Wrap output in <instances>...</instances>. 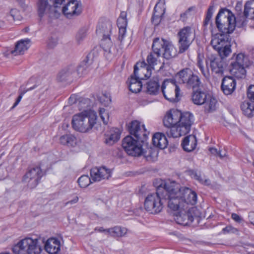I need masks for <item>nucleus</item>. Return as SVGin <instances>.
I'll list each match as a JSON object with an SVG mask.
<instances>
[{
	"mask_svg": "<svg viewBox=\"0 0 254 254\" xmlns=\"http://www.w3.org/2000/svg\"><path fill=\"white\" fill-rule=\"evenodd\" d=\"M161 90L166 99L171 102L179 101L180 89L174 79H166L164 80Z\"/></svg>",
	"mask_w": 254,
	"mask_h": 254,
	"instance_id": "11",
	"label": "nucleus"
},
{
	"mask_svg": "<svg viewBox=\"0 0 254 254\" xmlns=\"http://www.w3.org/2000/svg\"><path fill=\"white\" fill-rule=\"evenodd\" d=\"M164 13H160L159 11L157 12L154 11L152 17V22L154 25H158L161 21V17L163 16Z\"/></svg>",
	"mask_w": 254,
	"mask_h": 254,
	"instance_id": "47",
	"label": "nucleus"
},
{
	"mask_svg": "<svg viewBox=\"0 0 254 254\" xmlns=\"http://www.w3.org/2000/svg\"><path fill=\"white\" fill-rule=\"evenodd\" d=\"M130 134L133 135L127 136L123 140L122 145L127 153L132 156L143 155L148 161H154L157 157V151L148 147L147 135L149 132L143 125L137 121L131 122L128 126Z\"/></svg>",
	"mask_w": 254,
	"mask_h": 254,
	"instance_id": "1",
	"label": "nucleus"
},
{
	"mask_svg": "<svg viewBox=\"0 0 254 254\" xmlns=\"http://www.w3.org/2000/svg\"><path fill=\"white\" fill-rule=\"evenodd\" d=\"M113 132H114L111 133L108 137H107L105 140L106 143L110 145L113 144L115 142L119 140L120 138L121 133L119 129L116 128Z\"/></svg>",
	"mask_w": 254,
	"mask_h": 254,
	"instance_id": "40",
	"label": "nucleus"
},
{
	"mask_svg": "<svg viewBox=\"0 0 254 254\" xmlns=\"http://www.w3.org/2000/svg\"><path fill=\"white\" fill-rule=\"evenodd\" d=\"M178 193L181 195V199L183 202V207L186 204L194 205L197 202V194L191 189L187 187H180L178 184Z\"/></svg>",
	"mask_w": 254,
	"mask_h": 254,
	"instance_id": "16",
	"label": "nucleus"
},
{
	"mask_svg": "<svg viewBox=\"0 0 254 254\" xmlns=\"http://www.w3.org/2000/svg\"><path fill=\"white\" fill-rule=\"evenodd\" d=\"M50 1L53 3L55 7H58L63 3L64 0H50Z\"/></svg>",
	"mask_w": 254,
	"mask_h": 254,
	"instance_id": "60",
	"label": "nucleus"
},
{
	"mask_svg": "<svg viewBox=\"0 0 254 254\" xmlns=\"http://www.w3.org/2000/svg\"><path fill=\"white\" fill-rule=\"evenodd\" d=\"M90 174L93 182H100L103 180L108 179L111 177V171L104 166L96 167L90 170Z\"/></svg>",
	"mask_w": 254,
	"mask_h": 254,
	"instance_id": "18",
	"label": "nucleus"
},
{
	"mask_svg": "<svg viewBox=\"0 0 254 254\" xmlns=\"http://www.w3.org/2000/svg\"><path fill=\"white\" fill-rule=\"evenodd\" d=\"M12 251L14 254H41L42 247L39 239L26 237L15 245Z\"/></svg>",
	"mask_w": 254,
	"mask_h": 254,
	"instance_id": "6",
	"label": "nucleus"
},
{
	"mask_svg": "<svg viewBox=\"0 0 254 254\" xmlns=\"http://www.w3.org/2000/svg\"><path fill=\"white\" fill-rule=\"evenodd\" d=\"M77 96L76 95H72L68 99V103L69 104L72 105L76 103Z\"/></svg>",
	"mask_w": 254,
	"mask_h": 254,
	"instance_id": "59",
	"label": "nucleus"
},
{
	"mask_svg": "<svg viewBox=\"0 0 254 254\" xmlns=\"http://www.w3.org/2000/svg\"><path fill=\"white\" fill-rule=\"evenodd\" d=\"M58 41L56 37H51L48 42V46L50 48H53L57 45Z\"/></svg>",
	"mask_w": 254,
	"mask_h": 254,
	"instance_id": "56",
	"label": "nucleus"
},
{
	"mask_svg": "<svg viewBox=\"0 0 254 254\" xmlns=\"http://www.w3.org/2000/svg\"><path fill=\"white\" fill-rule=\"evenodd\" d=\"M170 42L163 38H156L153 40L152 49L157 57H160Z\"/></svg>",
	"mask_w": 254,
	"mask_h": 254,
	"instance_id": "24",
	"label": "nucleus"
},
{
	"mask_svg": "<svg viewBox=\"0 0 254 254\" xmlns=\"http://www.w3.org/2000/svg\"><path fill=\"white\" fill-rule=\"evenodd\" d=\"M201 81L199 77L194 74L192 72L191 76L186 83V86L189 88H198L201 84Z\"/></svg>",
	"mask_w": 254,
	"mask_h": 254,
	"instance_id": "39",
	"label": "nucleus"
},
{
	"mask_svg": "<svg viewBox=\"0 0 254 254\" xmlns=\"http://www.w3.org/2000/svg\"><path fill=\"white\" fill-rule=\"evenodd\" d=\"M61 144L68 146H75L77 144V138L72 134H66L60 137Z\"/></svg>",
	"mask_w": 254,
	"mask_h": 254,
	"instance_id": "31",
	"label": "nucleus"
},
{
	"mask_svg": "<svg viewBox=\"0 0 254 254\" xmlns=\"http://www.w3.org/2000/svg\"><path fill=\"white\" fill-rule=\"evenodd\" d=\"M100 117L104 124L107 125L109 120L108 112L104 108H100L99 110Z\"/></svg>",
	"mask_w": 254,
	"mask_h": 254,
	"instance_id": "44",
	"label": "nucleus"
},
{
	"mask_svg": "<svg viewBox=\"0 0 254 254\" xmlns=\"http://www.w3.org/2000/svg\"><path fill=\"white\" fill-rule=\"evenodd\" d=\"M153 144L160 149L165 148L168 145V141L165 135L157 132L154 134L152 137Z\"/></svg>",
	"mask_w": 254,
	"mask_h": 254,
	"instance_id": "28",
	"label": "nucleus"
},
{
	"mask_svg": "<svg viewBox=\"0 0 254 254\" xmlns=\"http://www.w3.org/2000/svg\"><path fill=\"white\" fill-rule=\"evenodd\" d=\"M93 182L91 177L89 178L88 175H82L78 179L79 185L83 188L87 187L90 183Z\"/></svg>",
	"mask_w": 254,
	"mask_h": 254,
	"instance_id": "43",
	"label": "nucleus"
},
{
	"mask_svg": "<svg viewBox=\"0 0 254 254\" xmlns=\"http://www.w3.org/2000/svg\"><path fill=\"white\" fill-rule=\"evenodd\" d=\"M214 11V5H212L209 6L206 15V17L204 21V26H207L211 21V17L212 16Z\"/></svg>",
	"mask_w": 254,
	"mask_h": 254,
	"instance_id": "46",
	"label": "nucleus"
},
{
	"mask_svg": "<svg viewBox=\"0 0 254 254\" xmlns=\"http://www.w3.org/2000/svg\"><path fill=\"white\" fill-rule=\"evenodd\" d=\"M211 44L221 56L227 57L231 53V46L228 38L222 35L214 37L211 40Z\"/></svg>",
	"mask_w": 254,
	"mask_h": 254,
	"instance_id": "13",
	"label": "nucleus"
},
{
	"mask_svg": "<svg viewBox=\"0 0 254 254\" xmlns=\"http://www.w3.org/2000/svg\"><path fill=\"white\" fill-rule=\"evenodd\" d=\"M246 16L241 15L235 17L233 13L226 8H221L215 18V23L220 31L225 34H230L235 27H241L246 24Z\"/></svg>",
	"mask_w": 254,
	"mask_h": 254,
	"instance_id": "2",
	"label": "nucleus"
},
{
	"mask_svg": "<svg viewBox=\"0 0 254 254\" xmlns=\"http://www.w3.org/2000/svg\"><path fill=\"white\" fill-rule=\"evenodd\" d=\"M249 219L251 224L254 225V212H252L249 213Z\"/></svg>",
	"mask_w": 254,
	"mask_h": 254,
	"instance_id": "64",
	"label": "nucleus"
},
{
	"mask_svg": "<svg viewBox=\"0 0 254 254\" xmlns=\"http://www.w3.org/2000/svg\"><path fill=\"white\" fill-rule=\"evenodd\" d=\"M151 69L144 62L137 63L134 66L133 75L140 80H144L150 77Z\"/></svg>",
	"mask_w": 254,
	"mask_h": 254,
	"instance_id": "20",
	"label": "nucleus"
},
{
	"mask_svg": "<svg viewBox=\"0 0 254 254\" xmlns=\"http://www.w3.org/2000/svg\"><path fill=\"white\" fill-rule=\"evenodd\" d=\"M82 10L81 4L77 0H70L63 9V13L67 17L79 15Z\"/></svg>",
	"mask_w": 254,
	"mask_h": 254,
	"instance_id": "19",
	"label": "nucleus"
},
{
	"mask_svg": "<svg viewBox=\"0 0 254 254\" xmlns=\"http://www.w3.org/2000/svg\"><path fill=\"white\" fill-rule=\"evenodd\" d=\"M251 64L248 57L243 53L234 54L229 65L231 74L237 79L244 78L246 76V68Z\"/></svg>",
	"mask_w": 254,
	"mask_h": 254,
	"instance_id": "5",
	"label": "nucleus"
},
{
	"mask_svg": "<svg viewBox=\"0 0 254 254\" xmlns=\"http://www.w3.org/2000/svg\"><path fill=\"white\" fill-rule=\"evenodd\" d=\"M127 83L128 84L129 90L132 93H136L141 91L142 84L140 81V79L136 77L133 75L130 76Z\"/></svg>",
	"mask_w": 254,
	"mask_h": 254,
	"instance_id": "29",
	"label": "nucleus"
},
{
	"mask_svg": "<svg viewBox=\"0 0 254 254\" xmlns=\"http://www.w3.org/2000/svg\"><path fill=\"white\" fill-rule=\"evenodd\" d=\"M244 14L248 18L254 19V0L247 1L244 7Z\"/></svg>",
	"mask_w": 254,
	"mask_h": 254,
	"instance_id": "36",
	"label": "nucleus"
},
{
	"mask_svg": "<svg viewBox=\"0 0 254 254\" xmlns=\"http://www.w3.org/2000/svg\"><path fill=\"white\" fill-rule=\"evenodd\" d=\"M191 100L195 105H203L205 112H212L216 109L217 100L205 92L200 90L193 92L191 95Z\"/></svg>",
	"mask_w": 254,
	"mask_h": 254,
	"instance_id": "9",
	"label": "nucleus"
},
{
	"mask_svg": "<svg viewBox=\"0 0 254 254\" xmlns=\"http://www.w3.org/2000/svg\"><path fill=\"white\" fill-rule=\"evenodd\" d=\"M173 216L174 220L178 224L186 226L191 224L194 219H197L199 213L195 207H191L187 210L184 208L179 212L174 213Z\"/></svg>",
	"mask_w": 254,
	"mask_h": 254,
	"instance_id": "12",
	"label": "nucleus"
},
{
	"mask_svg": "<svg viewBox=\"0 0 254 254\" xmlns=\"http://www.w3.org/2000/svg\"><path fill=\"white\" fill-rule=\"evenodd\" d=\"M86 36V30L85 29H82L79 30L76 36V39L77 42L79 44L80 43Z\"/></svg>",
	"mask_w": 254,
	"mask_h": 254,
	"instance_id": "50",
	"label": "nucleus"
},
{
	"mask_svg": "<svg viewBox=\"0 0 254 254\" xmlns=\"http://www.w3.org/2000/svg\"><path fill=\"white\" fill-rule=\"evenodd\" d=\"M112 27V24L109 21L100 22L97 26L96 33L99 36L103 37H110Z\"/></svg>",
	"mask_w": 254,
	"mask_h": 254,
	"instance_id": "25",
	"label": "nucleus"
},
{
	"mask_svg": "<svg viewBox=\"0 0 254 254\" xmlns=\"http://www.w3.org/2000/svg\"><path fill=\"white\" fill-rule=\"evenodd\" d=\"M247 96L250 101L254 102V85L249 86L248 89Z\"/></svg>",
	"mask_w": 254,
	"mask_h": 254,
	"instance_id": "53",
	"label": "nucleus"
},
{
	"mask_svg": "<svg viewBox=\"0 0 254 254\" xmlns=\"http://www.w3.org/2000/svg\"><path fill=\"white\" fill-rule=\"evenodd\" d=\"M178 127L168 129L166 133L168 137H178L188 133L193 123V116L190 112L182 113Z\"/></svg>",
	"mask_w": 254,
	"mask_h": 254,
	"instance_id": "7",
	"label": "nucleus"
},
{
	"mask_svg": "<svg viewBox=\"0 0 254 254\" xmlns=\"http://www.w3.org/2000/svg\"><path fill=\"white\" fill-rule=\"evenodd\" d=\"M194 9L195 7L194 6L189 7L185 12L181 14L180 19L185 21L188 18V16L190 15V11L194 10Z\"/></svg>",
	"mask_w": 254,
	"mask_h": 254,
	"instance_id": "52",
	"label": "nucleus"
},
{
	"mask_svg": "<svg viewBox=\"0 0 254 254\" xmlns=\"http://www.w3.org/2000/svg\"><path fill=\"white\" fill-rule=\"evenodd\" d=\"M181 112L176 109L170 110L165 116L163 123L168 129H171L173 127H178Z\"/></svg>",
	"mask_w": 254,
	"mask_h": 254,
	"instance_id": "17",
	"label": "nucleus"
},
{
	"mask_svg": "<svg viewBox=\"0 0 254 254\" xmlns=\"http://www.w3.org/2000/svg\"><path fill=\"white\" fill-rule=\"evenodd\" d=\"M35 88V86L32 87H30L28 89H27V90H24L23 91H21L20 92V94L19 95V96L18 97L16 102H15V103L14 104L13 107H12V108H14L15 107H16L18 104V103H19V102L20 101V100H21L22 98V96L28 91H30V90H31L33 89H34Z\"/></svg>",
	"mask_w": 254,
	"mask_h": 254,
	"instance_id": "54",
	"label": "nucleus"
},
{
	"mask_svg": "<svg viewBox=\"0 0 254 254\" xmlns=\"http://www.w3.org/2000/svg\"><path fill=\"white\" fill-rule=\"evenodd\" d=\"M165 0H159L156 4L154 11L157 12L159 11L160 13H165Z\"/></svg>",
	"mask_w": 254,
	"mask_h": 254,
	"instance_id": "48",
	"label": "nucleus"
},
{
	"mask_svg": "<svg viewBox=\"0 0 254 254\" xmlns=\"http://www.w3.org/2000/svg\"><path fill=\"white\" fill-rule=\"evenodd\" d=\"M19 13V11L17 9H12L10 12V15L13 17L14 20H15V16L18 15Z\"/></svg>",
	"mask_w": 254,
	"mask_h": 254,
	"instance_id": "62",
	"label": "nucleus"
},
{
	"mask_svg": "<svg viewBox=\"0 0 254 254\" xmlns=\"http://www.w3.org/2000/svg\"><path fill=\"white\" fill-rule=\"evenodd\" d=\"M198 181L201 184L207 186L210 185L211 183V181L209 179H205L204 177L202 178L201 176H200V178L198 179Z\"/></svg>",
	"mask_w": 254,
	"mask_h": 254,
	"instance_id": "57",
	"label": "nucleus"
},
{
	"mask_svg": "<svg viewBox=\"0 0 254 254\" xmlns=\"http://www.w3.org/2000/svg\"><path fill=\"white\" fill-rule=\"evenodd\" d=\"M178 184L175 182H166L164 186V204L167 203L168 208L173 211V214L183 209V202L181 195L178 193Z\"/></svg>",
	"mask_w": 254,
	"mask_h": 254,
	"instance_id": "3",
	"label": "nucleus"
},
{
	"mask_svg": "<svg viewBox=\"0 0 254 254\" xmlns=\"http://www.w3.org/2000/svg\"><path fill=\"white\" fill-rule=\"evenodd\" d=\"M197 141L196 137L193 135H190L184 138L182 143L183 149L188 152L194 150L196 146Z\"/></svg>",
	"mask_w": 254,
	"mask_h": 254,
	"instance_id": "27",
	"label": "nucleus"
},
{
	"mask_svg": "<svg viewBox=\"0 0 254 254\" xmlns=\"http://www.w3.org/2000/svg\"><path fill=\"white\" fill-rule=\"evenodd\" d=\"M163 193L164 187L159 186L157 188L156 193L148 194L144 201V205L145 210L152 214L160 212L164 205Z\"/></svg>",
	"mask_w": 254,
	"mask_h": 254,
	"instance_id": "8",
	"label": "nucleus"
},
{
	"mask_svg": "<svg viewBox=\"0 0 254 254\" xmlns=\"http://www.w3.org/2000/svg\"><path fill=\"white\" fill-rule=\"evenodd\" d=\"M97 116L91 110H84L73 116L72 120L73 128L81 132H86L90 130L96 123Z\"/></svg>",
	"mask_w": 254,
	"mask_h": 254,
	"instance_id": "4",
	"label": "nucleus"
},
{
	"mask_svg": "<svg viewBox=\"0 0 254 254\" xmlns=\"http://www.w3.org/2000/svg\"><path fill=\"white\" fill-rule=\"evenodd\" d=\"M159 88L160 85L157 78L150 80L146 84V92L150 95H156L159 91Z\"/></svg>",
	"mask_w": 254,
	"mask_h": 254,
	"instance_id": "30",
	"label": "nucleus"
},
{
	"mask_svg": "<svg viewBox=\"0 0 254 254\" xmlns=\"http://www.w3.org/2000/svg\"><path fill=\"white\" fill-rule=\"evenodd\" d=\"M74 69L72 66H70L66 70H62L59 74V76L61 77L60 80L61 81L64 80L67 76L72 74Z\"/></svg>",
	"mask_w": 254,
	"mask_h": 254,
	"instance_id": "49",
	"label": "nucleus"
},
{
	"mask_svg": "<svg viewBox=\"0 0 254 254\" xmlns=\"http://www.w3.org/2000/svg\"><path fill=\"white\" fill-rule=\"evenodd\" d=\"M100 101L105 106H108L111 102V97L108 94H103L100 97Z\"/></svg>",
	"mask_w": 254,
	"mask_h": 254,
	"instance_id": "51",
	"label": "nucleus"
},
{
	"mask_svg": "<svg viewBox=\"0 0 254 254\" xmlns=\"http://www.w3.org/2000/svg\"><path fill=\"white\" fill-rule=\"evenodd\" d=\"M93 55V53L91 52L89 53L86 57L87 59V61H83L82 63L78 66L77 69V72L79 76H83L88 73L90 70V67L89 64H87L88 62V59L91 58Z\"/></svg>",
	"mask_w": 254,
	"mask_h": 254,
	"instance_id": "33",
	"label": "nucleus"
},
{
	"mask_svg": "<svg viewBox=\"0 0 254 254\" xmlns=\"http://www.w3.org/2000/svg\"><path fill=\"white\" fill-rule=\"evenodd\" d=\"M236 85L235 79L232 76H225L222 81L221 89L225 95H231L235 91Z\"/></svg>",
	"mask_w": 254,
	"mask_h": 254,
	"instance_id": "23",
	"label": "nucleus"
},
{
	"mask_svg": "<svg viewBox=\"0 0 254 254\" xmlns=\"http://www.w3.org/2000/svg\"><path fill=\"white\" fill-rule=\"evenodd\" d=\"M29 43L30 40L28 39L21 40L16 43L14 50H7L4 53V55L6 57H9L10 55L15 56L18 55H22L28 49Z\"/></svg>",
	"mask_w": 254,
	"mask_h": 254,
	"instance_id": "21",
	"label": "nucleus"
},
{
	"mask_svg": "<svg viewBox=\"0 0 254 254\" xmlns=\"http://www.w3.org/2000/svg\"><path fill=\"white\" fill-rule=\"evenodd\" d=\"M158 57L156 56V54H155L153 51L152 52H151L148 55L146 59L147 62V65L151 69H156L155 66L158 64Z\"/></svg>",
	"mask_w": 254,
	"mask_h": 254,
	"instance_id": "41",
	"label": "nucleus"
},
{
	"mask_svg": "<svg viewBox=\"0 0 254 254\" xmlns=\"http://www.w3.org/2000/svg\"><path fill=\"white\" fill-rule=\"evenodd\" d=\"M101 46L104 50L108 52L109 53H111V48L112 46V42L110 38V37H103V39L101 40Z\"/></svg>",
	"mask_w": 254,
	"mask_h": 254,
	"instance_id": "42",
	"label": "nucleus"
},
{
	"mask_svg": "<svg viewBox=\"0 0 254 254\" xmlns=\"http://www.w3.org/2000/svg\"><path fill=\"white\" fill-rule=\"evenodd\" d=\"M46 252L50 254H56L60 250V243L55 238L49 239L45 245Z\"/></svg>",
	"mask_w": 254,
	"mask_h": 254,
	"instance_id": "26",
	"label": "nucleus"
},
{
	"mask_svg": "<svg viewBox=\"0 0 254 254\" xmlns=\"http://www.w3.org/2000/svg\"><path fill=\"white\" fill-rule=\"evenodd\" d=\"M42 176V171L39 167H30L23 176V181L28 183L29 187L33 188L38 185Z\"/></svg>",
	"mask_w": 254,
	"mask_h": 254,
	"instance_id": "14",
	"label": "nucleus"
},
{
	"mask_svg": "<svg viewBox=\"0 0 254 254\" xmlns=\"http://www.w3.org/2000/svg\"><path fill=\"white\" fill-rule=\"evenodd\" d=\"M222 231L224 234L226 233H235L238 232V231L236 228L233 227L231 226H227L223 229Z\"/></svg>",
	"mask_w": 254,
	"mask_h": 254,
	"instance_id": "55",
	"label": "nucleus"
},
{
	"mask_svg": "<svg viewBox=\"0 0 254 254\" xmlns=\"http://www.w3.org/2000/svg\"><path fill=\"white\" fill-rule=\"evenodd\" d=\"M166 47L162 54L164 58L170 59L177 55V50L171 42L168 45H166Z\"/></svg>",
	"mask_w": 254,
	"mask_h": 254,
	"instance_id": "37",
	"label": "nucleus"
},
{
	"mask_svg": "<svg viewBox=\"0 0 254 254\" xmlns=\"http://www.w3.org/2000/svg\"><path fill=\"white\" fill-rule=\"evenodd\" d=\"M192 73V71L190 68H186L180 71L177 74L176 77L178 78L179 82L186 84Z\"/></svg>",
	"mask_w": 254,
	"mask_h": 254,
	"instance_id": "35",
	"label": "nucleus"
},
{
	"mask_svg": "<svg viewBox=\"0 0 254 254\" xmlns=\"http://www.w3.org/2000/svg\"><path fill=\"white\" fill-rule=\"evenodd\" d=\"M127 25V13L125 11H122L117 19V26L119 28L118 40L120 42L121 46L124 45V37L126 33Z\"/></svg>",
	"mask_w": 254,
	"mask_h": 254,
	"instance_id": "22",
	"label": "nucleus"
},
{
	"mask_svg": "<svg viewBox=\"0 0 254 254\" xmlns=\"http://www.w3.org/2000/svg\"><path fill=\"white\" fill-rule=\"evenodd\" d=\"M231 218L236 222L238 223L241 222L243 220L239 215L236 213H232L231 215Z\"/></svg>",
	"mask_w": 254,
	"mask_h": 254,
	"instance_id": "58",
	"label": "nucleus"
},
{
	"mask_svg": "<svg viewBox=\"0 0 254 254\" xmlns=\"http://www.w3.org/2000/svg\"><path fill=\"white\" fill-rule=\"evenodd\" d=\"M109 235L113 237H122L127 233V230L125 227L115 226L109 228Z\"/></svg>",
	"mask_w": 254,
	"mask_h": 254,
	"instance_id": "34",
	"label": "nucleus"
},
{
	"mask_svg": "<svg viewBox=\"0 0 254 254\" xmlns=\"http://www.w3.org/2000/svg\"><path fill=\"white\" fill-rule=\"evenodd\" d=\"M37 7L39 16L41 18L49 13L52 6L49 4L47 0H38Z\"/></svg>",
	"mask_w": 254,
	"mask_h": 254,
	"instance_id": "32",
	"label": "nucleus"
},
{
	"mask_svg": "<svg viewBox=\"0 0 254 254\" xmlns=\"http://www.w3.org/2000/svg\"><path fill=\"white\" fill-rule=\"evenodd\" d=\"M90 102V100L88 99H82V100L80 101L79 102V107L81 108H84L85 107V106H82V104H87V106H88V104Z\"/></svg>",
	"mask_w": 254,
	"mask_h": 254,
	"instance_id": "61",
	"label": "nucleus"
},
{
	"mask_svg": "<svg viewBox=\"0 0 254 254\" xmlns=\"http://www.w3.org/2000/svg\"><path fill=\"white\" fill-rule=\"evenodd\" d=\"M78 201V196H75L73 197V198L72 200L66 202L65 203V206H67L69 204H73L76 203Z\"/></svg>",
	"mask_w": 254,
	"mask_h": 254,
	"instance_id": "63",
	"label": "nucleus"
},
{
	"mask_svg": "<svg viewBox=\"0 0 254 254\" xmlns=\"http://www.w3.org/2000/svg\"><path fill=\"white\" fill-rule=\"evenodd\" d=\"M179 53H183L188 50L195 38V30L190 26H186L177 34Z\"/></svg>",
	"mask_w": 254,
	"mask_h": 254,
	"instance_id": "10",
	"label": "nucleus"
},
{
	"mask_svg": "<svg viewBox=\"0 0 254 254\" xmlns=\"http://www.w3.org/2000/svg\"><path fill=\"white\" fill-rule=\"evenodd\" d=\"M197 66L199 67L201 73L205 77L209 76V74L208 68L207 67L206 69H205L202 60L199 57L197 58Z\"/></svg>",
	"mask_w": 254,
	"mask_h": 254,
	"instance_id": "45",
	"label": "nucleus"
},
{
	"mask_svg": "<svg viewBox=\"0 0 254 254\" xmlns=\"http://www.w3.org/2000/svg\"><path fill=\"white\" fill-rule=\"evenodd\" d=\"M226 57L221 56L220 55H209L206 60V65H209L213 72L222 75L224 71V65L223 59Z\"/></svg>",
	"mask_w": 254,
	"mask_h": 254,
	"instance_id": "15",
	"label": "nucleus"
},
{
	"mask_svg": "<svg viewBox=\"0 0 254 254\" xmlns=\"http://www.w3.org/2000/svg\"><path fill=\"white\" fill-rule=\"evenodd\" d=\"M241 108L244 115L248 117H252L254 115V105L249 102H244L241 105Z\"/></svg>",
	"mask_w": 254,
	"mask_h": 254,
	"instance_id": "38",
	"label": "nucleus"
}]
</instances>
